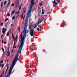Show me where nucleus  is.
<instances>
[{"label":"nucleus","instance_id":"nucleus-35","mask_svg":"<svg viewBox=\"0 0 77 77\" xmlns=\"http://www.w3.org/2000/svg\"><path fill=\"white\" fill-rule=\"evenodd\" d=\"M3 60H2V61L1 62V63H3Z\"/></svg>","mask_w":77,"mask_h":77},{"label":"nucleus","instance_id":"nucleus-13","mask_svg":"<svg viewBox=\"0 0 77 77\" xmlns=\"http://www.w3.org/2000/svg\"><path fill=\"white\" fill-rule=\"evenodd\" d=\"M4 65H5V64H2L1 65V66L2 68H3V67L4 66Z\"/></svg>","mask_w":77,"mask_h":77},{"label":"nucleus","instance_id":"nucleus-58","mask_svg":"<svg viewBox=\"0 0 77 77\" xmlns=\"http://www.w3.org/2000/svg\"><path fill=\"white\" fill-rule=\"evenodd\" d=\"M11 15H13V14L12 13V14H11Z\"/></svg>","mask_w":77,"mask_h":77},{"label":"nucleus","instance_id":"nucleus-26","mask_svg":"<svg viewBox=\"0 0 77 77\" xmlns=\"http://www.w3.org/2000/svg\"><path fill=\"white\" fill-rule=\"evenodd\" d=\"M16 38L17 40V39H18V36H17V35H16Z\"/></svg>","mask_w":77,"mask_h":77},{"label":"nucleus","instance_id":"nucleus-8","mask_svg":"<svg viewBox=\"0 0 77 77\" xmlns=\"http://www.w3.org/2000/svg\"><path fill=\"white\" fill-rule=\"evenodd\" d=\"M10 3H11V2H8V4L6 6V8H8V7H9V5H10Z\"/></svg>","mask_w":77,"mask_h":77},{"label":"nucleus","instance_id":"nucleus-40","mask_svg":"<svg viewBox=\"0 0 77 77\" xmlns=\"http://www.w3.org/2000/svg\"><path fill=\"white\" fill-rule=\"evenodd\" d=\"M24 18H25V15H24L23 17V20H24Z\"/></svg>","mask_w":77,"mask_h":77},{"label":"nucleus","instance_id":"nucleus-60","mask_svg":"<svg viewBox=\"0 0 77 77\" xmlns=\"http://www.w3.org/2000/svg\"><path fill=\"white\" fill-rule=\"evenodd\" d=\"M62 9H64V8H62Z\"/></svg>","mask_w":77,"mask_h":77},{"label":"nucleus","instance_id":"nucleus-37","mask_svg":"<svg viewBox=\"0 0 77 77\" xmlns=\"http://www.w3.org/2000/svg\"><path fill=\"white\" fill-rule=\"evenodd\" d=\"M15 43H14V44L13 47H15Z\"/></svg>","mask_w":77,"mask_h":77},{"label":"nucleus","instance_id":"nucleus-22","mask_svg":"<svg viewBox=\"0 0 77 77\" xmlns=\"http://www.w3.org/2000/svg\"><path fill=\"white\" fill-rule=\"evenodd\" d=\"M12 14H14V13H15V11H14V10H13L12 12H11Z\"/></svg>","mask_w":77,"mask_h":77},{"label":"nucleus","instance_id":"nucleus-28","mask_svg":"<svg viewBox=\"0 0 77 77\" xmlns=\"http://www.w3.org/2000/svg\"><path fill=\"white\" fill-rule=\"evenodd\" d=\"M37 30L38 31H39V28H37Z\"/></svg>","mask_w":77,"mask_h":77},{"label":"nucleus","instance_id":"nucleus-3","mask_svg":"<svg viewBox=\"0 0 77 77\" xmlns=\"http://www.w3.org/2000/svg\"><path fill=\"white\" fill-rule=\"evenodd\" d=\"M33 32H34V30L32 29L31 30V31L30 32V35H31V36H33Z\"/></svg>","mask_w":77,"mask_h":77},{"label":"nucleus","instance_id":"nucleus-38","mask_svg":"<svg viewBox=\"0 0 77 77\" xmlns=\"http://www.w3.org/2000/svg\"><path fill=\"white\" fill-rule=\"evenodd\" d=\"M3 42H4L3 40H2V43H3Z\"/></svg>","mask_w":77,"mask_h":77},{"label":"nucleus","instance_id":"nucleus-39","mask_svg":"<svg viewBox=\"0 0 77 77\" xmlns=\"http://www.w3.org/2000/svg\"><path fill=\"white\" fill-rule=\"evenodd\" d=\"M3 35H1V38L3 37Z\"/></svg>","mask_w":77,"mask_h":77},{"label":"nucleus","instance_id":"nucleus-57","mask_svg":"<svg viewBox=\"0 0 77 77\" xmlns=\"http://www.w3.org/2000/svg\"><path fill=\"white\" fill-rule=\"evenodd\" d=\"M34 56H36V54H34Z\"/></svg>","mask_w":77,"mask_h":77},{"label":"nucleus","instance_id":"nucleus-50","mask_svg":"<svg viewBox=\"0 0 77 77\" xmlns=\"http://www.w3.org/2000/svg\"><path fill=\"white\" fill-rule=\"evenodd\" d=\"M11 25L12 27V26H13V24H11Z\"/></svg>","mask_w":77,"mask_h":77},{"label":"nucleus","instance_id":"nucleus-56","mask_svg":"<svg viewBox=\"0 0 77 77\" xmlns=\"http://www.w3.org/2000/svg\"><path fill=\"white\" fill-rule=\"evenodd\" d=\"M53 7H54H54H55V6H54L53 5Z\"/></svg>","mask_w":77,"mask_h":77},{"label":"nucleus","instance_id":"nucleus-14","mask_svg":"<svg viewBox=\"0 0 77 77\" xmlns=\"http://www.w3.org/2000/svg\"><path fill=\"white\" fill-rule=\"evenodd\" d=\"M9 33H10V32L9 31H8L7 32V36H9Z\"/></svg>","mask_w":77,"mask_h":77},{"label":"nucleus","instance_id":"nucleus-12","mask_svg":"<svg viewBox=\"0 0 77 77\" xmlns=\"http://www.w3.org/2000/svg\"><path fill=\"white\" fill-rule=\"evenodd\" d=\"M6 66H7V68H9V64H8V63H7V64L6 65Z\"/></svg>","mask_w":77,"mask_h":77},{"label":"nucleus","instance_id":"nucleus-52","mask_svg":"<svg viewBox=\"0 0 77 77\" xmlns=\"http://www.w3.org/2000/svg\"><path fill=\"white\" fill-rule=\"evenodd\" d=\"M4 73H5V72H3V74H4Z\"/></svg>","mask_w":77,"mask_h":77},{"label":"nucleus","instance_id":"nucleus-36","mask_svg":"<svg viewBox=\"0 0 77 77\" xmlns=\"http://www.w3.org/2000/svg\"><path fill=\"white\" fill-rule=\"evenodd\" d=\"M2 48V51H4V49L3 48Z\"/></svg>","mask_w":77,"mask_h":77},{"label":"nucleus","instance_id":"nucleus-46","mask_svg":"<svg viewBox=\"0 0 77 77\" xmlns=\"http://www.w3.org/2000/svg\"><path fill=\"white\" fill-rule=\"evenodd\" d=\"M2 75H3V74L1 75V76H0V77H2Z\"/></svg>","mask_w":77,"mask_h":77},{"label":"nucleus","instance_id":"nucleus-51","mask_svg":"<svg viewBox=\"0 0 77 77\" xmlns=\"http://www.w3.org/2000/svg\"><path fill=\"white\" fill-rule=\"evenodd\" d=\"M45 17H47V15H45Z\"/></svg>","mask_w":77,"mask_h":77},{"label":"nucleus","instance_id":"nucleus-62","mask_svg":"<svg viewBox=\"0 0 77 77\" xmlns=\"http://www.w3.org/2000/svg\"><path fill=\"white\" fill-rule=\"evenodd\" d=\"M8 1H10L11 0H8Z\"/></svg>","mask_w":77,"mask_h":77},{"label":"nucleus","instance_id":"nucleus-42","mask_svg":"<svg viewBox=\"0 0 77 77\" xmlns=\"http://www.w3.org/2000/svg\"><path fill=\"white\" fill-rule=\"evenodd\" d=\"M22 6V4H21L20 5V7H21Z\"/></svg>","mask_w":77,"mask_h":77},{"label":"nucleus","instance_id":"nucleus-21","mask_svg":"<svg viewBox=\"0 0 77 77\" xmlns=\"http://www.w3.org/2000/svg\"><path fill=\"white\" fill-rule=\"evenodd\" d=\"M3 25V23H0V26H2Z\"/></svg>","mask_w":77,"mask_h":77},{"label":"nucleus","instance_id":"nucleus-63","mask_svg":"<svg viewBox=\"0 0 77 77\" xmlns=\"http://www.w3.org/2000/svg\"><path fill=\"white\" fill-rule=\"evenodd\" d=\"M16 40H16V42H17V39H16Z\"/></svg>","mask_w":77,"mask_h":77},{"label":"nucleus","instance_id":"nucleus-49","mask_svg":"<svg viewBox=\"0 0 77 77\" xmlns=\"http://www.w3.org/2000/svg\"><path fill=\"white\" fill-rule=\"evenodd\" d=\"M42 10H43V7L42 8Z\"/></svg>","mask_w":77,"mask_h":77},{"label":"nucleus","instance_id":"nucleus-48","mask_svg":"<svg viewBox=\"0 0 77 77\" xmlns=\"http://www.w3.org/2000/svg\"><path fill=\"white\" fill-rule=\"evenodd\" d=\"M16 47H17V46H16L14 47L15 48H16Z\"/></svg>","mask_w":77,"mask_h":77},{"label":"nucleus","instance_id":"nucleus-20","mask_svg":"<svg viewBox=\"0 0 77 77\" xmlns=\"http://www.w3.org/2000/svg\"><path fill=\"white\" fill-rule=\"evenodd\" d=\"M8 19H9V18H6V19L5 20V22H6L7 21V20H8Z\"/></svg>","mask_w":77,"mask_h":77},{"label":"nucleus","instance_id":"nucleus-10","mask_svg":"<svg viewBox=\"0 0 77 77\" xmlns=\"http://www.w3.org/2000/svg\"><path fill=\"white\" fill-rule=\"evenodd\" d=\"M39 20H38L37 21V23H39H39H41L43 21V19H42V20L40 22H39Z\"/></svg>","mask_w":77,"mask_h":77},{"label":"nucleus","instance_id":"nucleus-30","mask_svg":"<svg viewBox=\"0 0 77 77\" xmlns=\"http://www.w3.org/2000/svg\"><path fill=\"white\" fill-rule=\"evenodd\" d=\"M9 68H7V69H6V71H5V73L6 72H7V71H8V69Z\"/></svg>","mask_w":77,"mask_h":77},{"label":"nucleus","instance_id":"nucleus-25","mask_svg":"<svg viewBox=\"0 0 77 77\" xmlns=\"http://www.w3.org/2000/svg\"><path fill=\"white\" fill-rule=\"evenodd\" d=\"M11 5L12 6H15V4L13 3Z\"/></svg>","mask_w":77,"mask_h":77},{"label":"nucleus","instance_id":"nucleus-32","mask_svg":"<svg viewBox=\"0 0 77 77\" xmlns=\"http://www.w3.org/2000/svg\"><path fill=\"white\" fill-rule=\"evenodd\" d=\"M6 2H7V1H5L4 2V5H6Z\"/></svg>","mask_w":77,"mask_h":77},{"label":"nucleus","instance_id":"nucleus-6","mask_svg":"<svg viewBox=\"0 0 77 77\" xmlns=\"http://www.w3.org/2000/svg\"><path fill=\"white\" fill-rule=\"evenodd\" d=\"M26 10V8H23V13L22 14H24V13H25Z\"/></svg>","mask_w":77,"mask_h":77},{"label":"nucleus","instance_id":"nucleus-16","mask_svg":"<svg viewBox=\"0 0 77 77\" xmlns=\"http://www.w3.org/2000/svg\"><path fill=\"white\" fill-rule=\"evenodd\" d=\"M10 52H9L8 53L7 56H10Z\"/></svg>","mask_w":77,"mask_h":77},{"label":"nucleus","instance_id":"nucleus-59","mask_svg":"<svg viewBox=\"0 0 77 77\" xmlns=\"http://www.w3.org/2000/svg\"><path fill=\"white\" fill-rule=\"evenodd\" d=\"M8 60H7V62H8Z\"/></svg>","mask_w":77,"mask_h":77},{"label":"nucleus","instance_id":"nucleus-43","mask_svg":"<svg viewBox=\"0 0 77 77\" xmlns=\"http://www.w3.org/2000/svg\"><path fill=\"white\" fill-rule=\"evenodd\" d=\"M13 39H14V41H15V40H16V38H13Z\"/></svg>","mask_w":77,"mask_h":77},{"label":"nucleus","instance_id":"nucleus-55","mask_svg":"<svg viewBox=\"0 0 77 77\" xmlns=\"http://www.w3.org/2000/svg\"><path fill=\"white\" fill-rule=\"evenodd\" d=\"M53 11V9H51V11Z\"/></svg>","mask_w":77,"mask_h":77},{"label":"nucleus","instance_id":"nucleus-54","mask_svg":"<svg viewBox=\"0 0 77 77\" xmlns=\"http://www.w3.org/2000/svg\"><path fill=\"white\" fill-rule=\"evenodd\" d=\"M3 72H5V70H3Z\"/></svg>","mask_w":77,"mask_h":77},{"label":"nucleus","instance_id":"nucleus-34","mask_svg":"<svg viewBox=\"0 0 77 77\" xmlns=\"http://www.w3.org/2000/svg\"><path fill=\"white\" fill-rule=\"evenodd\" d=\"M55 2H55V0H54V1L52 2V3H54V4H55Z\"/></svg>","mask_w":77,"mask_h":77},{"label":"nucleus","instance_id":"nucleus-19","mask_svg":"<svg viewBox=\"0 0 77 77\" xmlns=\"http://www.w3.org/2000/svg\"><path fill=\"white\" fill-rule=\"evenodd\" d=\"M18 29H19V32H20V26H19L18 27Z\"/></svg>","mask_w":77,"mask_h":77},{"label":"nucleus","instance_id":"nucleus-18","mask_svg":"<svg viewBox=\"0 0 77 77\" xmlns=\"http://www.w3.org/2000/svg\"><path fill=\"white\" fill-rule=\"evenodd\" d=\"M23 18V14H22L21 19H22Z\"/></svg>","mask_w":77,"mask_h":77},{"label":"nucleus","instance_id":"nucleus-41","mask_svg":"<svg viewBox=\"0 0 77 77\" xmlns=\"http://www.w3.org/2000/svg\"><path fill=\"white\" fill-rule=\"evenodd\" d=\"M19 10H21V7H19Z\"/></svg>","mask_w":77,"mask_h":77},{"label":"nucleus","instance_id":"nucleus-44","mask_svg":"<svg viewBox=\"0 0 77 77\" xmlns=\"http://www.w3.org/2000/svg\"><path fill=\"white\" fill-rule=\"evenodd\" d=\"M24 31L23 30L22 31V33H24Z\"/></svg>","mask_w":77,"mask_h":77},{"label":"nucleus","instance_id":"nucleus-27","mask_svg":"<svg viewBox=\"0 0 77 77\" xmlns=\"http://www.w3.org/2000/svg\"><path fill=\"white\" fill-rule=\"evenodd\" d=\"M7 14H8L7 16L9 17V16H10V14L8 13Z\"/></svg>","mask_w":77,"mask_h":77},{"label":"nucleus","instance_id":"nucleus-1","mask_svg":"<svg viewBox=\"0 0 77 77\" xmlns=\"http://www.w3.org/2000/svg\"><path fill=\"white\" fill-rule=\"evenodd\" d=\"M24 33L23 35V32H21V34L20 35V39H21V43L19 47V50L17 51V54L15 56L14 59L12 64L11 66H15V65L16 64L17 62V60L18 59V57H19V55L20 54L21 52V51H22V49H23V47L24 46V44L25 42V39L26 37V35H27V33L29 32L28 30L24 29Z\"/></svg>","mask_w":77,"mask_h":77},{"label":"nucleus","instance_id":"nucleus-23","mask_svg":"<svg viewBox=\"0 0 77 77\" xmlns=\"http://www.w3.org/2000/svg\"><path fill=\"white\" fill-rule=\"evenodd\" d=\"M3 6V2H2L1 4V8H2V7Z\"/></svg>","mask_w":77,"mask_h":77},{"label":"nucleus","instance_id":"nucleus-64","mask_svg":"<svg viewBox=\"0 0 77 77\" xmlns=\"http://www.w3.org/2000/svg\"><path fill=\"white\" fill-rule=\"evenodd\" d=\"M45 15H44L43 16H45Z\"/></svg>","mask_w":77,"mask_h":77},{"label":"nucleus","instance_id":"nucleus-45","mask_svg":"<svg viewBox=\"0 0 77 77\" xmlns=\"http://www.w3.org/2000/svg\"><path fill=\"white\" fill-rule=\"evenodd\" d=\"M13 51H14V50L13 49H12V53L13 52Z\"/></svg>","mask_w":77,"mask_h":77},{"label":"nucleus","instance_id":"nucleus-7","mask_svg":"<svg viewBox=\"0 0 77 77\" xmlns=\"http://www.w3.org/2000/svg\"><path fill=\"white\" fill-rule=\"evenodd\" d=\"M35 25L34 26V28H35H35H36V27H37V26H38V25H39V23H36L35 24Z\"/></svg>","mask_w":77,"mask_h":77},{"label":"nucleus","instance_id":"nucleus-4","mask_svg":"<svg viewBox=\"0 0 77 77\" xmlns=\"http://www.w3.org/2000/svg\"><path fill=\"white\" fill-rule=\"evenodd\" d=\"M7 30V29H5V28H2V32L3 34H5V32H6V31Z\"/></svg>","mask_w":77,"mask_h":77},{"label":"nucleus","instance_id":"nucleus-5","mask_svg":"<svg viewBox=\"0 0 77 77\" xmlns=\"http://www.w3.org/2000/svg\"><path fill=\"white\" fill-rule=\"evenodd\" d=\"M18 6H19V2H17L15 3V7L16 8H17V7H18Z\"/></svg>","mask_w":77,"mask_h":77},{"label":"nucleus","instance_id":"nucleus-31","mask_svg":"<svg viewBox=\"0 0 77 77\" xmlns=\"http://www.w3.org/2000/svg\"><path fill=\"white\" fill-rule=\"evenodd\" d=\"M15 19V17L14 16L12 17V20H14Z\"/></svg>","mask_w":77,"mask_h":77},{"label":"nucleus","instance_id":"nucleus-11","mask_svg":"<svg viewBox=\"0 0 77 77\" xmlns=\"http://www.w3.org/2000/svg\"><path fill=\"white\" fill-rule=\"evenodd\" d=\"M44 10H42V14H44Z\"/></svg>","mask_w":77,"mask_h":77},{"label":"nucleus","instance_id":"nucleus-61","mask_svg":"<svg viewBox=\"0 0 77 77\" xmlns=\"http://www.w3.org/2000/svg\"><path fill=\"white\" fill-rule=\"evenodd\" d=\"M18 17V16H17L16 17V18H17V17Z\"/></svg>","mask_w":77,"mask_h":77},{"label":"nucleus","instance_id":"nucleus-24","mask_svg":"<svg viewBox=\"0 0 77 77\" xmlns=\"http://www.w3.org/2000/svg\"><path fill=\"white\" fill-rule=\"evenodd\" d=\"M42 3H39V5H40V6H42Z\"/></svg>","mask_w":77,"mask_h":77},{"label":"nucleus","instance_id":"nucleus-47","mask_svg":"<svg viewBox=\"0 0 77 77\" xmlns=\"http://www.w3.org/2000/svg\"><path fill=\"white\" fill-rule=\"evenodd\" d=\"M1 21H2V20H0V23H1Z\"/></svg>","mask_w":77,"mask_h":77},{"label":"nucleus","instance_id":"nucleus-17","mask_svg":"<svg viewBox=\"0 0 77 77\" xmlns=\"http://www.w3.org/2000/svg\"><path fill=\"white\" fill-rule=\"evenodd\" d=\"M20 13V11L19 10L18 12H16V14H19Z\"/></svg>","mask_w":77,"mask_h":77},{"label":"nucleus","instance_id":"nucleus-33","mask_svg":"<svg viewBox=\"0 0 77 77\" xmlns=\"http://www.w3.org/2000/svg\"><path fill=\"white\" fill-rule=\"evenodd\" d=\"M4 44H6V41L4 43Z\"/></svg>","mask_w":77,"mask_h":77},{"label":"nucleus","instance_id":"nucleus-53","mask_svg":"<svg viewBox=\"0 0 77 77\" xmlns=\"http://www.w3.org/2000/svg\"><path fill=\"white\" fill-rule=\"evenodd\" d=\"M29 28L30 29H31V28H30V27L29 26Z\"/></svg>","mask_w":77,"mask_h":77},{"label":"nucleus","instance_id":"nucleus-2","mask_svg":"<svg viewBox=\"0 0 77 77\" xmlns=\"http://www.w3.org/2000/svg\"><path fill=\"white\" fill-rule=\"evenodd\" d=\"M35 5V0H31V5L29 10L28 11L27 16V19L25 22V26L24 29L27 30V26H28V21H29V18H30V17L31 15V13H32V7L33 6Z\"/></svg>","mask_w":77,"mask_h":77},{"label":"nucleus","instance_id":"nucleus-15","mask_svg":"<svg viewBox=\"0 0 77 77\" xmlns=\"http://www.w3.org/2000/svg\"><path fill=\"white\" fill-rule=\"evenodd\" d=\"M12 39H14V38H15V37H14V34H12Z\"/></svg>","mask_w":77,"mask_h":77},{"label":"nucleus","instance_id":"nucleus-29","mask_svg":"<svg viewBox=\"0 0 77 77\" xmlns=\"http://www.w3.org/2000/svg\"><path fill=\"white\" fill-rule=\"evenodd\" d=\"M30 50H32V51H33V50H34V49H32L31 48H30Z\"/></svg>","mask_w":77,"mask_h":77},{"label":"nucleus","instance_id":"nucleus-9","mask_svg":"<svg viewBox=\"0 0 77 77\" xmlns=\"http://www.w3.org/2000/svg\"><path fill=\"white\" fill-rule=\"evenodd\" d=\"M59 0V1L58 2H57V3H56V2H55V6H56L57 5V4H59V3L60 1V0Z\"/></svg>","mask_w":77,"mask_h":77}]
</instances>
